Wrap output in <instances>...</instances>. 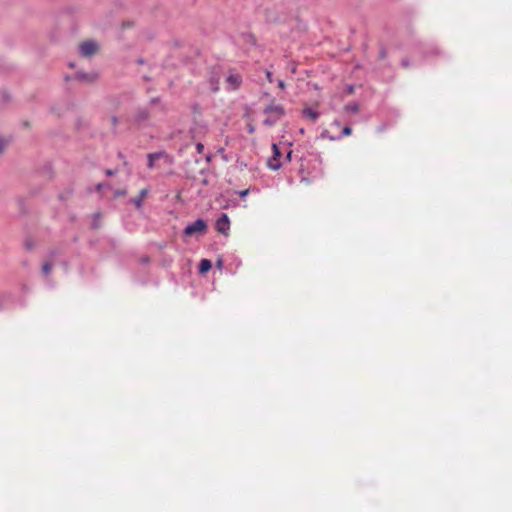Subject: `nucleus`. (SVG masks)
<instances>
[{
  "mask_svg": "<svg viewBox=\"0 0 512 512\" xmlns=\"http://www.w3.org/2000/svg\"><path fill=\"white\" fill-rule=\"evenodd\" d=\"M265 119L263 123L267 126H273L276 124L285 114L284 108L278 104L268 105L264 109Z\"/></svg>",
  "mask_w": 512,
  "mask_h": 512,
  "instance_id": "1",
  "label": "nucleus"
},
{
  "mask_svg": "<svg viewBox=\"0 0 512 512\" xmlns=\"http://www.w3.org/2000/svg\"><path fill=\"white\" fill-rule=\"evenodd\" d=\"M98 51V44L93 40H86L79 44V53L82 57H91Z\"/></svg>",
  "mask_w": 512,
  "mask_h": 512,
  "instance_id": "2",
  "label": "nucleus"
},
{
  "mask_svg": "<svg viewBox=\"0 0 512 512\" xmlns=\"http://www.w3.org/2000/svg\"><path fill=\"white\" fill-rule=\"evenodd\" d=\"M206 228H207V225H206L205 221L202 219H197L196 221L189 224L185 228L184 234L187 236H191L197 232H204L206 230Z\"/></svg>",
  "mask_w": 512,
  "mask_h": 512,
  "instance_id": "3",
  "label": "nucleus"
},
{
  "mask_svg": "<svg viewBox=\"0 0 512 512\" xmlns=\"http://www.w3.org/2000/svg\"><path fill=\"white\" fill-rule=\"evenodd\" d=\"M273 157L268 160V167L272 170H278L281 167L279 157L281 152L276 144L272 145Z\"/></svg>",
  "mask_w": 512,
  "mask_h": 512,
  "instance_id": "4",
  "label": "nucleus"
},
{
  "mask_svg": "<svg viewBox=\"0 0 512 512\" xmlns=\"http://www.w3.org/2000/svg\"><path fill=\"white\" fill-rule=\"evenodd\" d=\"M216 229L222 234H227L230 229V221L226 214H222L216 221Z\"/></svg>",
  "mask_w": 512,
  "mask_h": 512,
  "instance_id": "5",
  "label": "nucleus"
},
{
  "mask_svg": "<svg viewBox=\"0 0 512 512\" xmlns=\"http://www.w3.org/2000/svg\"><path fill=\"white\" fill-rule=\"evenodd\" d=\"M226 82L229 89L236 90L241 86L242 77L238 73H229L226 78Z\"/></svg>",
  "mask_w": 512,
  "mask_h": 512,
  "instance_id": "6",
  "label": "nucleus"
},
{
  "mask_svg": "<svg viewBox=\"0 0 512 512\" xmlns=\"http://www.w3.org/2000/svg\"><path fill=\"white\" fill-rule=\"evenodd\" d=\"M148 195V189H142L139 193V196L132 199L131 202L138 208L140 209L142 207V203H143V200L145 199V197Z\"/></svg>",
  "mask_w": 512,
  "mask_h": 512,
  "instance_id": "7",
  "label": "nucleus"
},
{
  "mask_svg": "<svg viewBox=\"0 0 512 512\" xmlns=\"http://www.w3.org/2000/svg\"><path fill=\"white\" fill-rule=\"evenodd\" d=\"M76 78L80 81L93 82L94 80H96L97 74L96 73L87 74V73H83V72H78L76 74Z\"/></svg>",
  "mask_w": 512,
  "mask_h": 512,
  "instance_id": "8",
  "label": "nucleus"
},
{
  "mask_svg": "<svg viewBox=\"0 0 512 512\" xmlns=\"http://www.w3.org/2000/svg\"><path fill=\"white\" fill-rule=\"evenodd\" d=\"M211 261L208 259H202L199 264L200 273H206L211 269Z\"/></svg>",
  "mask_w": 512,
  "mask_h": 512,
  "instance_id": "9",
  "label": "nucleus"
},
{
  "mask_svg": "<svg viewBox=\"0 0 512 512\" xmlns=\"http://www.w3.org/2000/svg\"><path fill=\"white\" fill-rule=\"evenodd\" d=\"M303 114L312 121H315L319 117V113L311 108H305Z\"/></svg>",
  "mask_w": 512,
  "mask_h": 512,
  "instance_id": "10",
  "label": "nucleus"
},
{
  "mask_svg": "<svg viewBox=\"0 0 512 512\" xmlns=\"http://www.w3.org/2000/svg\"><path fill=\"white\" fill-rule=\"evenodd\" d=\"M162 156V153H152L148 155V167L153 168L154 161L159 159Z\"/></svg>",
  "mask_w": 512,
  "mask_h": 512,
  "instance_id": "11",
  "label": "nucleus"
},
{
  "mask_svg": "<svg viewBox=\"0 0 512 512\" xmlns=\"http://www.w3.org/2000/svg\"><path fill=\"white\" fill-rule=\"evenodd\" d=\"M345 110L351 113H357L359 111V106L356 103H350L345 106Z\"/></svg>",
  "mask_w": 512,
  "mask_h": 512,
  "instance_id": "12",
  "label": "nucleus"
},
{
  "mask_svg": "<svg viewBox=\"0 0 512 512\" xmlns=\"http://www.w3.org/2000/svg\"><path fill=\"white\" fill-rule=\"evenodd\" d=\"M52 270V265L50 263H44L42 266V272L45 276H48Z\"/></svg>",
  "mask_w": 512,
  "mask_h": 512,
  "instance_id": "13",
  "label": "nucleus"
},
{
  "mask_svg": "<svg viewBox=\"0 0 512 512\" xmlns=\"http://www.w3.org/2000/svg\"><path fill=\"white\" fill-rule=\"evenodd\" d=\"M352 133V129L349 126H346L342 130V136H349Z\"/></svg>",
  "mask_w": 512,
  "mask_h": 512,
  "instance_id": "14",
  "label": "nucleus"
},
{
  "mask_svg": "<svg viewBox=\"0 0 512 512\" xmlns=\"http://www.w3.org/2000/svg\"><path fill=\"white\" fill-rule=\"evenodd\" d=\"M196 150L198 153H202L203 150H204V145L202 143H197L196 144Z\"/></svg>",
  "mask_w": 512,
  "mask_h": 512,
  "instance_id": "15",
  "label": "nucleus"
},
{
  "mask_svg": "<svg viewBox=\"0 0 512 512\" xmlns=\"http://www.w3.org/2000/svg\"><path fill=\"white\" fill-rule=\"evenodd\" d=\"M266 78L270 83L273 82L272 73L270 71H266Z\"/></svg>",
  "mask_w": 512,
  "mask_h": 512,
  "instance_id": "16",
  "label": "nucleus"
},
{
  "mask_svg": "<svg viewBox=\"0 0 512 512\" xmlns=\"http://www.w3.org/2000/svg\"><path fill=\"white\" fill-rule=\"evenodd\" d=\"M278 87H279L280 89H284V88H285V82H284L283 80H279V81H278Z\"/></svg>",
  "mask_w": 512,
  "mask_h": 512,
  "instance_id": "17",
  "label": "nucleus"
},
{
  "mask_svg": "<svg viewBox=\"0 0 512 512\" xmlns=\"http://www.w3.org/2000/svg\"><path fill=\"white\" fill-rule=\"evenodd\" d=\"M4 148H5V143L0 139V153L3 152Z\"/></svg>",
  "mask_w": 512,
  "mask_h": 512,
  "instance_id": "18",
  "label": "nucleus"
},
{
  "mask_svg": "<svg viewBox=\"0 0 512 512\" xmlns=\"http://www.w3.org/2000/svg\"><path fill=\"white\" fill-rule=\"evenodd\" d=\"M248 192H249L248 190H243V191L239 192V195H240V197H245L248 194Z\"/></svg>",
  "mask_w": 512,
  "mask_h": 512,
  "instance_id": "19",
  "label": "nucleus"
},
{
  "mask_svg": "<svg viewBox=\"0 0 512 512\" xmlns=\"http://www.w3.org/2000/svg\"><path fill=\"white\" fill-rule=\"evenodd\" d=\"M106 174H107L108 176H111V175H113V174H114V172H113L112 170H107V171H106Z\"/></svg>",
  "mask_w": 512,
  "mask_h": 512,
  "instance_id": "20",
  "label": "nucleus"
},
{
  "mask_svg": "<svg viewBox=\"0 0 512 512\" xmlns=\"http://www.w3.org/2000/svg\"><path fill=\"white\" fill-rule=\"evenodd\" d=\"M116 194H117V195H124V194H125V192L118 191Z\"/></svg>",
  "mask_w": 512,
  "mask_h": 512,
  "instance_id": "21",
  "label": "nucleus"
},
{
  "mask_svg": "<svg viewBox=\"0 0 512 512\" xmlns=\"http://www.w3.org/2000/svg\"><path fill=\"white\" fill-rule=\"evenodd\" d=\"M338 139H340V137H337V138L331 137V140H338Z\"/></svg>",
  "mask_w": 512,
  "mask_h": 512,
  "instance_id": "22",
  "label": "nucleus"
},
{
  "mask_svg": "<svg viewBox=\"0 0 512 512\" xmlns=\"http://www.w3.org/2000/svg\"><path fill=\"white\" fill-rule=\"evenodd\" d=\"M403 65H404V66H407V65H408V62L403 61Z\"/></svg>",
  "mask_w": 512,
  "mask_h": 512,
  "instance_id": "23",
  "label": "nucleus"
}]
</instances>
